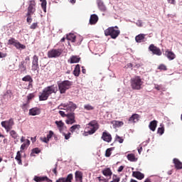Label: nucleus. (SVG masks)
Listing matches in <instances>:
<instances>
[{"mask_svg":"<svg viewBox=\"0 0 182 182\" xmlns=\"http://www.w3.org/2000/svg\"><path fill=\"white\" fill-rule=\"evenodd\" d=\"M9 134L11 136V138L14 139L15 140L19 139V136L18 135L17 132L16 131H10Z\"/></svg>","mask_w":182,"mask_h":182,"instance_id":"nucleus-37","label":"nucleus"},{"mask_svg":"<svg viewBox=\"0 0 182 182\" xmlns=\"http://www.w3.org/2000/svg\"><path fill=\"white\" fill-rule=\"evenodd\" d=\"M26 61H30L31 58H29V56H27L25 59Z\"/></svg>","mask_w":182,"mask_h":182,"instance_id":"nucleus-63","label":"nucleus"},{"mask_svg":"<svg viewBox=\"0 0 182 182\" xmlns=\"http://www.w3.org/2000/svg\"><path fill=\"white\" fill-rule=\"evenodd\" d=\"M26 139H25L24 136H21V142L23 143V142H26Z\"/></svg>","mask_w":182,"mask_h":182,"instance_id":"nucleus-61","label":"nucleus"},{"mask_svg":"<svg viewBox=\"0 0 182 182\" xmlns=\"http://www.w3.org/2000/svg\"><path fill=\"white\" fill-rule=\"evenodd\" d=\"M41 152V150L40 149H38V148H36V149H32V152L31 153V156H33L34 155V154H40Z\"/></svg>","mask_w":182,"mask_h":182,"instance_id":"nucleus-40","label":"nucleus"},{"mask_svg":"<svg viewBox=\"0 0 182 182\" xmlns=\"http://www.w3.org/2000/svg\"><path fill=\"white\" fill-rule=\"evenodd\" d=\"M68 119H66L65 122L68 125H73L76 123L75 119V114L74 112H68L67 115Z\"/></svg>","mask_w":182,"mask_h":182,"instance_id":"nucleus-11","label":"nucleus"},{"mask_svg":"<svg viewBox=\"0 0 182 182\" xmlns=\"http://www.w3.org/2000/svg\"><path fill=\"white\" fill-rule=\"evenodd\" d=\"M112 181L114 182H119L120 178L117 176V175L114 174L112 176Z\"/></svg>","mask_w":182,"mask_h":182,"instance_id":"nucleus-49","label":"nucleus"},{"mask_svg":"<svg viewBox=\"0 0 182 182\" xmlns=\"http://www.w3.org/2000/svg\"><path fill=\"white\" fill-rule=\"evenodd\" d=\"M80 60V58L77 55H72L68 60L70 64L78 63Z\"/></svg>","mask_w":182,"mask_h":182,"instance_id":"nucleus-20","label":"nucleus"},{"mask_svg":"<svg viewBox=\"0 0 182 182\" xmlns=\"http://www.w3.org/2000/svg\"><path fill=\"white\" fill-rule=\"evenodd\" d=\"M146 35L144 33H141L137 35L135 37V41L137 43H141L142 42H144V38H146Z\"/></svg>","mask_w":182,"mask_h":182,"instance_id":"nucleus-23","label":"nucleus"},{"mask_svg":"<svg viewBox=\"0 0 182 182\" xmlns=\"http://www.w3.org/2000/svg\"><path fill=\"white\" fill-rule=\"evenodd\" d=\"M80 65L77 64V65H75L74 70H73V75L75 77H79L80 75Z\"/></svg>","mask_w":182,"mask_h":182,"instance_id":"nucleus-34","label":"nucleus"},{"mask_svg":"<svg viewBox=\"0 0 182 182\" xmlns=\"http://www.w3.org/2000/svg\"><path fill=\"white\" fill-rule=\"evenodd\" d=\"M123 169H124V166H121L119 168V169L117 170V171H118L119 173H121Z\"/></svg>","mask_w":182,"mask_h":182,"instance_id":"nucleus-56","label":"nucleus"},{"mask_svg":"<svg viewBox=\"0 0 182 182\" xmlns=\"http://www.w3.org/2000/svg\"><path fill=\"white\" fill-rule=\"evenodd\" d=\"M103 176H106V177H110L111 176H112L113 172L112 171V170L109 168H106L105 169L102 170V171Z\"/></svg>","mask_w":182,"mask_h":182,"instance_id":"nucleus-28","label":"nucleus"},{"mask_svg":"<svg viewBox=\"0 0 182 182\" xmlns=\"http://www.w3.org/2000/svg\"><path fill=\"white\" fill-rule=\"evenodd\" d=\"M132 67H133V64L132 63H127V68L132 69Z\"/></svg>","mask_w":182,"mask_h":182,"instance_id":"nucleus-58","label":"nucleus"},{"mask_svg":"<svg viewBox=\"0 0 182 182\" xmlns=\"http://www.w3.org/2000/svg\"><path fill=\"white\" fill-rule=\"evenodd\" d=\"M106 37L110 36L112 39H116L120 34V31L118 26L109 27L104 31Z\"/></svg>","mask_w":182,"mask_h":182,"instance_id":"nucleus-2","label":"nucleus"},{"mask_svg":"<svg viewBox=\"0 0 182 182\" xmlns=\"http://www.w3.org/2000/svg\"><path fill=\"white\" fill-rule=\"evenodd\" d=\"M33 97H35V95L33 93H30L27 96L28 101L31 100Z\"/></svg>","mask_w":182,"mask_h":182,"instance_id":"nucleus-52","label":"nucleus"},{"mask_svg":"<svg viewBox=\"0 0 182 182\" xmlns=\"http://www.w3.org/2000/svg\"><path fill=\"white\" fill-rule=\"evenodd\" d=\"M140 116L138 114H134L132 117L128 119L130 122L136 123L139 122Z\"/></svg>","mask_w":182,"mask_h":182,"instance_id":"nucleus-30","label":"nucleus"},{"mask_svg":"<svg viewBox=\"0 0 182 182\" xmlns=\"http://www.w3.org/2000/svg\"><path fill=\"white\" fill-rule=\"evenodd\" d=\"M55 124L57 125L60 133H63L65 129V123L63 121H55Z\"/></svg>","mask_w":182,"mask_h":182,"instance_id":"nucleus-19","label":"nucleus"},{"mask_svg":"<svg viewBox=\"0 0 182 182\" xmlns=\"http://www.w3.org/2000/svg\"><path fill=\"white\" fill-rule=\"evenodd\" d=\"M157 121H151L149 124V128L152 132H155L157 127Z\"/></svg>","mask_w":182,"mask_h":182,"instance_id":"nucleus-33","label":"nucleus"},{"mask_svg":"<svg viewBox=\"0 0 182 182\" xmlns=\"http://www.w3.org/2000/svg\"><path fill=\"white\" fill-rule=\"evenodd\" d=\"M84 109L87 111H91V110H94L95 107L93 106L90 105V104H87V105H84Z\"/></svg>","mask_w":182,"mask_h":182,"instance_id":"nucleus-41","label":"nucleus"},{"mask_svg":"<svg viewBox=\"0 0 182 182\" xmlns=\"http://www.w3.org/2000/svg\"><path fill=\"white\" fill-rule=\"evenodd\" d=\"M80 124H75L70 128V132L71 133H74V132L77 133L80 132Z\"/></svg>","mask_w":182,"mask_h":182,"instance_id":"nucleus-31","label":"nucleus"},{"mask_svg":"<svg viewBox=\"0 0 182 182\" xmlns=\"http://www.w3.org/2000/svg\"><path fill=\"white\" fill-rule=\"evenodd\" d=\"M144 82L139 76H135L131 79V86L133 90H140Z\"/></svg>","mask_w":182,"mask_h":182,"instance_id":"nucleus-4","label":"nucleus"},{"mask_svg":"<svg viewBox=\"0 0 182 182\" xmlns=\"http://www.w3.org/2000/svg\"><path fill=\"white\" fill-rule=\"evenodd\" d=\"M32 16H33L32 14H26V16H27L26 21H27V23H32V21H33Z\"/></svg>","mask_w":182,"mask_h":182,"instance_id":"nucleus-45","label":"nucleus"},{"mask_svg":"<svg viewBox=\"0 0 182 182\" xmlns=\"http://www.w3.org/2000/svg\"><path fill=\"white\" fill-rule=\"evenodd\" d=\"M33 180L36 182H44V181L53 182V180L52 179H49L47 176L40 177V176H35Z\"/></svg>","mask_w":182,"mask_h":182,"instance_id":"nucleus-17","label":"nucleus"},{"mask_svg":"<svg viewBox=\"0 0 182 182\" xmlns=\"http://www.w3.org/2000/svg\"><path fill=\"white\" fill-rule=\"evenodd\" d=\"M73 174L70 173L68 174L67 178H63V177L60 178L55 182H73Z\"/></svg>","mask_w":182,"mask_h":182,"instance_id":"nucleus-16","label":"nucleus"},{"mask_svg":"<svg viewBox=\"0 0 182 182\" xmlns=\"http://www.w3.org/2000/svg\"><path fill=\"white\" fill-rule=\"evenodd\" d=\"M151 52H152L153 55H155L156 56H161L162 51L159 48L154 46V44H151L149 48H148Z\"/></svg>","mask_w":182,"mask_h":182,"instance_id":"nucleus-12","label":"nucleus"},{"mask_svg":"<svg viewBox=\"0 0 182 182\" xmlns=\"http://www.w3.org/2000/svg\"><path fill=\"white\" fill-rule=\"evenodd\" d=\"M41 2V8L44 12H46L47 1L46 0H40Z\"/></svg>","mask_w":182,"mask_h":182,"instance_id":"nucleus-38","label":"nucleus"},{"mask_svg":"<svg viewBox=\"0 0 182 182\" xmlns=\"http://www.w3.org/2000/svg\"><path fill=\"white\" fill-rule=\"evenodd\" d=\"M53 173L55 174V176L58 175L57 166L53 169Z\"/></svg>","mask_w":182,"mask_h":182,"instance_id":"nucleus-57","label":"nucleus"},{"mask_svg":"<svg viewBox=\"0 0 182 182\" xmlns=\"http://www.w3.org/2000/svg\"><path fill=\"white\" fill-rule=\"evenodd\" d=\"M58 113L63 117H65L68 116V114H65L64 111H59Z\"/></svg>","mask_w":182,"mask_h":182,"instance_id":"nucleus-53","label":"nucleus"},{"mask_svg":"<svg viewBox=\"0 0 182 182\" xmlns=\"http://www.w3.org/2000/svg\"><path fill=\"white\" fill-rule=\"evenodd\" d=\"M173 162L174 164V166L176 170L182 169V162L179 159H173Z\"/></svg>","mask_w":182,"mask_h":182,"instance_id":"nucleus-21","label":"nucleus"},{"mask_svg":"<svg viewBox=\"0 0 182 182\" xmlns=\"http://www.w3.org/2000/svg\"><path fill=\"white\" fill-rule=\"evenodd\" d=\"M22 81L28 82V87H33L32 83H33V80L31 75H26L24 77L22 78Z\"/></svg>","mask_w":182,"mask_h":182,"instance_id":"nucleus-22","label":"nucleus"},{"mask_svg":"<svg viewBox=\"0 0 182 182\" xmlns=\"http://www.w3.org/2000/svg\"><path fill=\"white\" fill-rule=\"evenodd\" d=\"M99 129V124L97 121H91L89 123L88 127L85 128V132L87 133L89 135L94 134L97 130Z\"/></svg>","mask_w":182,"mask_h":182,"instance_id":"nucleus-5","label":"nucleus"},{"mask_svg":"<svg viewBox=\"0 0 182 182\" xmlns=\"http://www.w3.org/2000/svg\"><path fill=\"white\" fill-rule=\"evenodd\" d=\"M41 140L42 142H44L46 144H48V141H49V139L46 137L41 138Z\"/></svg>","mask_w":182,"mask_h":182,"instance_id":"nucleus-54","label":"nucleus"},{"mask_svg":"<svg viewBox=\"0 0 182 182\" xmlns=\"http://www.w3.org/2000/svg\"><path fill=\"white\" fill-rule=\"evenodd\" d=\"M41 109L38 107H34L31 109L28 112L30 116H37L41 114Z\"/></svg>","mask_w":182,"mask_h":182,"instance_id":"nucleus-18","label":"nucleus"},{"mask_svg":"<svg viewBox=\"0 0 182 182\" xmlns=\"http://www.w3.org/2000/svg\"><path fill=\"white\" fill-rule=\"evenodd\" d=\"M1 126L5 128L6 132H9L12 129L13 126H14V119L11 118L8 121H2Z\"/></svg>","mask_w":182,"mask_h":182,"instance_id":"nucleus-8","label":"nucleus"},{"mask_svg":"<svg viewBox=\"0 0 182 182\" xmlns=\"http://www.w3.org/2000/svg\"><path fill=\"white\" fill-rule=\"evenodd\" d=\"M132 176L138 180H142L144 178V173L140 171H133Z\"/></svg>","mask_w":182,"mask_h":182,"instance_id":"nucleus-26","label":"nucleus"},{"mask_svg":"<svg viewBox=\"0 0 182 182\" xmlns=\"http://www.w3.org/2000/svg\"><path fill=\"white\" fill-rule=\"evenodd\" d=\"M57 92L58 87L57 86H55V85L48 86L41 92V95H39V100L46 101L48 99L49 96L52 95L53 94H56Z\"/></svg>","mask_w":182,"mask_h":182,"instance_id":"nucleus-1","label":"nucleus"},{"mask_svg":"<svg viewBox=\"0 0 182 182\" xmlns=\"http://www.w3.org/2000/svg\"><path fill=\"white\" fill-rule=\"evenodd\" d=\"M127 160L131 162H136L137 161V159L136 158V156L134 154H129L127 156Z\"/></svg>","mask_w":182,"mask_h":182,"instance_id":"nucleus-32","label":"nucleus"},{"mask_svg":"<svg viewBox=\"0 0 182 182\" xmlns=\"http://www.w3.org/2000/svg\"><path fill=\"white\" fill-rule=\"evenodd\" d=\"M115 140L118 141L119 144H122L124 141V139L120 137L119 135H116Z\"/></svg>","mask_w":182,"mask_h":182,"instance_id":"nucleus-43","label":"nucleus"},{"mask_svg":"<svg viewBox=\"0 0 182 182\" xmlns=\"http://www.w3.org/2000/svg\"><path fill=\"white\" fill-rule=\"evenodd\" d=\"M58 108L60 109L66 110L68 112L72 113L74 112L77 108V105L72 101H70L68 103L61 104Z\"/></svg>","mask_w":182,"mask_h":182,"instance_id":"nucleus-7","label":"nucleus"},{"mask_svg":"<svg viewBox=\"0 0 182 182\" xmlns=\"http://www.w3.org/2000/svg\"><path fill=\"white\" fill-rule=\"evenodd\" d=\"M99 20V18L97 14H92L90 18V24L95 25Z\"/></svg>","mask_w":182,"mask_h":182,"instance_id":"nucleus-24","label":"nucleus"},{"mask_svg":"<svg viewBox=\"0 0 182 182\" xmlns=\"http://www.w3.org/2000/svg\"><path fill=\"white\" fill-rule=\"evenodd\" d=\"M31 144V141H29V139H26V142L23 143L21 145V151H18L16 153V160L18 162V164H19L20 166H22L23 163H22V160H21V153L22 151H23L26 148H27L28 146H29V145Z\"/></svg>","mask_w":182,"mask_h":182,"instance_id":"nucleus-6","label":"nucleus"},{"mask_svg":"<svg viewBox=\"0 0 182 182\" xmlns=\"http://www.w3.org/2000/svg\"><path fill=\"white\" fill-rule=\"evenodd\" d=\"M164 133V127H159L157 129V134H159V135H163V134Z\"/></svg>","mask_w":182,"mask_h":182,"instance_id":"nucleus-44","label":"nucleus"},{"mask_svg":"<svg viewBox=\"0 0 182 182\" xmlns=\"http://www.w3.org/2000/svg\"><path fill=\"white\" fill-rule=\"evenodd\" d=\"M67 39L72 43H75L76 40V36L74 33H69L67 35Z\"/></svg>","mask_w":182,"mask_h":182,"instance_id":"nucleus-35","label":"nucleus"},{"mask_svg":"<svg viewBox=\"0 0 182 182\" xmlns=\"http://www.w3.org/2000/svg\"><path fill=\"white\" fill-rule=\"evenodd\" d=\"M36 28H38V23H33L30 26V28L33 30L36 29Z\"/></svg>","mask_w":182,"mask_h":182,"instance_id":"nucleus-51","label":"nucleus"},{"mask_svg":"<svg viewBox=\"0 0 182 182\" xmlns=\"http://www.w3.org/2000/svg\"><path fill=\"white\" fill-rule=\"evenodd\" d=\"M157 69L163 71H166L168 70L167 66H166V65L164 64L159 65Z\"/></svg>","mask_w":182,"mask_h":182,"instance_id":"nucleus-42","label":"nucleus"},{"mask_svg":"<svg viewBox=\"0 0 182 182\" xmlns=\"http://www.w3.org/2000/svg\"><path fill=\"white\" fill-rule=\"evenodd\" d=\"M101 139L107 143H110L112 141L111 134L106 131L102 132Z\"/></svg>","mask_w":182,"mask_h":182,"instance_id":"nucleus-15","label":"nucleus"},{"mask_svg":"<svg viewBox=\"0 0 182 182\" xmlns=\"http://www.w3.org/2000/svg\"><path fill=\"white\" fill-rule=\"evenodd\" d=\"M36 3L35 0L30 1L28 3V7L27 9L26 14L33 15L36 11Z\"/></svg>","mask_w":182,"mask_h":182,"instance_id":"nucleus-10","label":"nucleus"},{"mask_svg":"<svg viewBox=\"0 0 182 182\" xmlns=\"http://www.w3.org/2000/svg\"><path fill=\"white\" fill-rule=\"evenodd\" d=\"M112 150V148L108 149H106V151H105V156H106V157H109V156H111V154H112V153H111Z\"/></svg>","mask_w":182,"mask_h":182,"instance_id":"nucleus-48","label":"nucleus"},{"mask_svg":"<svg viewBox=\"0 0 182 182\" xmlns=\"http://www.w3.org/2000/svg\"><path fill=\"white\" fill-rule=\"evenodd\" d=\"M63 53L62 49H52L48 53V58H59Z\"/></svg>","mask_w":182,"mask_h":182,"instance_id":"nucleus-9","label":"nucleus"},{"mask_svg":"<svg viewBox=\"0 0 182 182\" xmlns=\"http://www.w3.org/2000/svg\"><path fill=\"white\" fill-rule=\"evenodd\" d=\"M14 46H15L16 48H18V49H20V48H21V49H25V48H26V46H25V45L21 44V43L17 42V41L15 43Z\"/></svg>","mask_w":182,"mask_h":182,"instance_id":"nucleus-39","label":"nucleus"},{"mask_svg":"<svg viewBox=\"0 0 182 182\" xmlns=\"http://www.w3.org/2000/svg\"><path fill=\"white\" fill-rule=\"evenodd\" d=\"M97 5H98L99 9L102 11H106L107 8L102 0H97Z\"/></svg>","mask_w":182,"mask_h":182,"instance_id":"nucleus-27","label":"nucleus"},{"mask_svg":"<svg viewBox=\"0 0 182 182\" xmlns=\"http://www.w3.org/2000/svg\"><path fill=\"white\" fill-rule=\"evenodd\" d=\"M73 85V81L65 80L61 82H58V86L59 92L61 95L65 94L66 91L72 87Z\"/></svg>","mask_w":182,"mask_h":182,"instance_id":"nucleus-3","label":"nucleus"},{"mask_svg":"<svg viewBox=\"0 0 182 182\" xmlns=\"http://www.w3.org/2000/svg\"><path fill=\"white\" fill-rule=\"evenodd\" d=\"M6 56H7V54L6 53H1V51H0V59L6 58Z\"/></svg>","mask_w":182,"mask_h":182,"instance_id":"nucleus-55","label":"nucleus"},{"mask_svg":"<svg viewBox=\"0 0 182 182\" xmlns=\"http://www.w3.org/2000/svg\"><path fill=\"white\" fill-rule=\"evenodd\" d=\"M168 4H175V0H167Z\"/></svg>","mask_w":182,"mask_h":182,"instance_id":"nucleus-59","label":"nucleus"},{"mask_svg":"<svg viewBox=\"0 0 182 182\" xmlns=\"http://www.w3.org/2000/svg\"><path fill=\"white\" fill-rule=\"evenodd\" d=\"M155 89L156 90H161V87L159 85H155Z\"/></svg>","mask_w":182,"mask_h":182,"instance_id":"nucleus-60","label":"nucleus"},{"mask_svg":"<svg viewBox=\"0 0 182 182\" xmlns=\"http://www.w3.org/2000/svg\"><path fill=\"white\" fill-rule=\"evenodd\" d=\"M144 182H151V179L147 178V179H146Z\"/></svg>","mask_w":182,"mask_h":182,"instance_id":"nucleus-64","label":"nucleus"},{"mask_svg":"<svg viewBox=\"0 0 182 182\" xmlns=\"http://www.w3.org/2000/svg\"><path fill=\"white\" fill-rule=\"evenodd\" d=\"M54 135V132L53 131H49L48 134L47 135V139L48 140H50V139L53 137V136Z\"/></svg>","mask_w":182,"mask_h":182,"instance_id":"nucleus-50","label":"nucleus"},{"mask_svg":"<svg viewBox=\"0 0 182 182\" xmlns=\"http://www.w3.org/2000/svg\"><path fill=\"white\" fill-rule=\"evenodd\" d=\"M18 68L21 73L26 72V62L24 60L21 61L18 65Z\"/></svg>","mask_w":182,"mask_h":182,"instance_id":"nucleus-25","label":"nucleus"},{"mask_svg":"<svg viewBox=\"0 0 182 182\" xmlns=\"http://www.w3.org/2000/svg\"><path fill=\"white\" fill-rule=\"evenodd\" d=\"M112 124L113 126H114V127H120L124 125V122H123L122 121H112Z\"/></svg>","mask_w":182,"mask_h":182,"instance_id":"nucleus-36","label":"nucleus"},{"mask_svg":"<svg viewBox=\"0 0 182 182\" xmlns=\"http://www.w3.org/2000/svg\"><path fill=\"white\" fill-rule=\"evenodd\" d=\"M75 182H83V173L82 171H75Z\"/></svg>","mask_w":182,"mask_h":182,"instance_id":"nucleus-14","label":"nucleus"},{"mask_svg":"<svg viewBox=\"0 0 182 182\" xmlns=\"http://www.w3.org/2000/svg\"><path fill=\"white\" fill-rule=\"evenodd\" d=\"M38 57L36 55H35L34 56H33L32 58L31 70L35 72L38 70Z\"/></svg>","mask_w":182,"mask_h":182,"instance_id":"nucleus-13","label":"nucleus"},{"mask_svg":"<svg viewBox=\"0 0 182 182\" xmlns=\"http://www.w3.org/2000/svg\"><path fill=\"white\" fill-rule=\"evenodd\" d=\"M61 134H63V136H64V138H65L66 140L69 139L70 137V135H71L70 132H68V134H65V133L64 132V131H63V132H61Z\"/></svg>","mask_w":182,"mask_h":182,"instance_id":"nucleus-46","label":"nucleus"},{"mask_svg":"<svg viewBox=\"0 0 182 182\" xmlns=\"http://www.w3.org/2000/svg\"><path fill=\"white\" fill-rule=\"evenodd\" d=\"M165 55L169 60H172L176 58V55L174 54V53H173V51H165Z\"/></svg>","mask_w":182,"mask_h":182,"instance_id":"nucleus-29","label":"nucleus"},{"mask_svg":"<svg viewBox=\"0 0 182 182\" xmlns=\"http://www.w3.org/2000/svg\"><path fill=\"white\" fill-rule=\"evenodd\" d=\"M172 173H173V170H169V171H168V172H167V174H168V176H171Z\"/></svg>","mask_w":182,"mask_h":182,"instance_id":"nucleus-62","label":"nucleus"},{"mask_svg":"<svg viewBox=\"0 0 182 182\" xmlns=\"http://www.w3.org/2000/svg\"><path fill=\"white\" fill-rule=\"evenodd\" d=\"M8 42H9L8 43L9 45L14 46L16 43L17 41L14 38H11V39L9 40Z\"/></svg>","mask_w":182,"mask_h":182,"instance_id":"nucleus-47","label":"nucleus"}]
</instances>
